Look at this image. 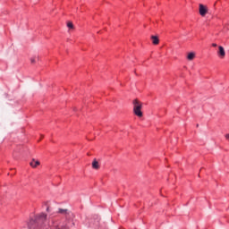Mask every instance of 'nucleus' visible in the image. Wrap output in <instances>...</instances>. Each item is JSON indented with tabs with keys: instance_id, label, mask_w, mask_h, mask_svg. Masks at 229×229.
<instances>
[{
	"instance_id": "nucleus-3",
	"label": "nucleus",
	"mask_w": 229,
	"mask_h": 229,
	"mask_svg": "<svg viewBox=\"0 0 229 229\" xmlns=\"http://www.w3.org/2000/svg\"><path fill=\"white\" fill-rule=\"evenodd\" d=\"M217 55L220 58H225V56H226V52L225 51V47H223L222 46H219Z\"/></svg>"
},
{
	"instance_id": "nucleus-1",
	"label": "nucleus",
	"mask_w": 229,
	"mask_h": 229,
	"mask_svg": "<svg viewBox=\"0 0 229 229\" xmlns=\"http://www.w3.org/2000/svg\"><path fill=\"white\" fill-rule=\"evenodd\" d=\"M133 112L135 115H142V103L138 99L133 100Z\"/></svg>"
},
{
	"instance_id": "nucleus-13",
	"label": "nucleus",
	"mask_w": 229,
	"mask_h": 229,
	"mask_svg": "<svg viewBox=\"0 0 229 229\" xmlns=\"http://www.w3.org/2000/svg\"><path fill=\"white\" fill-rule=\"evenodd\" d=\"M139 117H140V119H142V115H140Z\"/></svg>"
},
{
	"instance_id": "nucleus-10",
	"label": "nucleus",
	"mask_w": 229,
	"mask_h": 229,
	"mask_svg": "<svg viewBox=\"0 0 229 229\" xmlns=\"http://www.w3.org/2000/svg\"><path fill=\"white\" fill-rule=\"evenodd\" d=\"M67 27H68L70 30H73V29H74V25L72 24V21H69V22L67 23Z\"/></svg>"
},
{
	"instance_id": "nucleus-2",
	"label": "nucleus",
	"mask_w": 229,
	"mask_h": 229,
	"mask_svg": "<svg viewBox=\"0 0 229 229\" xmlns=\"http://www.w3.org/2000/svg\"><path fill=\"white\" fill-rule=\"evenodd\" d=\"M199 12L201 17H205V15H207V13L208 12V10L207 9V7L205 5L200 4Z\"/></svg>"
},
{
	"instance_id": "nucleus-6",
	"label": "nucleus",
	"mask_w": 229,
	"mask_h": 229,
	"mask_svg": "<svg viewBox=\"0 0 229 229\" xmlns=\"http://www.w3.org/2000/svg\"><path fill=\"white\" fill-rule=\"evenodd\" d=\"M194 58H196V54L194 52H191L187 55V59L190 61H192Z\"/></svg>"
},
{
	"instance_id": "nucleus-4",
	"label": "nucleus",
	"mask_w": 229,
	"mask_h": 229,
	"mask_svg": "<svg viewBox=\"0 0 229 229\" xmlns=\"http://www.w3.org/2000/svg\"><path fill=\"white\" fill-rule=\"evenodd\" d=\"M39 165H40V161L36 160L35 158H33V159L30 161V167H33V169L38 167Z\"/></svg>"
},
{
	"instance_id": "nucleus-11",
	"label": "nucleus",
	"mask_w": 229,
	"mask_h": 229,
	"mask_svg": "<svg viewBox=\"0 0 229 229\" xmlns=\"http://www.w3.org/2000/svg\"><path fill=\"white\" fill-rule=\"evenodd\" d=\"M226 140H229V133L225 134Z\"/></svg>"
},
{
	"instance_id": "nucleus-9",
	"label": "nucleus",
	"mask_w": 229,
	"mask_h": 229,
	"mask_svg": "<svg viewBox=\"0 0 229 229\" xmlns=\"http://www.w3.org/2000/svg\"><path fill=\"white\" fill-rule=\"evenodd\" d=\"M37 60H38V56H34V57H31V58H30L31 64H36V63H37Z\"/></svg>"
},
{
	"instance_id": "nucleus-12",
	"label": "nucleus",
	"mask_w": 229,
	"mask_h": 229,
	"mask_svg": "<svg viewBox=\"0 0 229 229\" xmlns=\"http://www.w3.org/2000/svg\"><path fill=\"white\" fill-rule=\"evenodd\" d=\"M212 47H217V44L213 43V44H212Z\"/></svg>"
},
{
	"instance_id": "nucleus-7",
	"label": "nucleus",
	"mask_w": 229,
	"mask_h": 229,
	"mask_svg": "<svg viewBox=\"0 0 229 229\" xmlns=\"http://www.w3.org/2000/svg\"><path fill=\"white\" fill-rule=\"evenodd\" d=\"M92 168L93 169H99V162H98V160H96V159L93 160Z\"/></svg>"
},
{
	"instance_id": "nucleus-8",
	"label": "nucleus",
	"mask_w": 229,
	"mask_h": 229,
	"mask_svg": "<svg viewBox=\"0 0 229 229\" xmlns=\"http://www.w3.org/2000/svg\"><path fill=\"white\" fill-rule=\"evenodd\" d=\"M58 213L59 214H64V216H67V214H69L67 209H62V208H59Z\"/></svg>"
},
{
	"instance_id": "nucleus-15",
	"label": "nucleus",
	"mask_w": 229,
	"mask_h": 229,
	"mask_svg": "<svg viewBox=\"0 0 229 229\" xmlns=\"http://www.w3.org/2000/svg\"><path fill=\"white\" fill-rule=\"evenodd\" d=\"M47 211L49 212V208H47Z\"/></svg>"
},
{
	"instance_id": "nucleus-14",
	"label": "nucleus",
	"mask_w": 229,
	"mask_h": 229,
	"mask_svg": "<svg viewBox=\"0 0 229 229\" xmlns=\"http://www.w3.org/2000/svg\"><path fill=\"white\" fill-rule=\"evenodd\" d=\"M41 139H44V135L41 134Z\"/></svg>"
},
{
	"instance_id": "nucleus-5",
	"label": "nucleus",
	"mask_w": 229,
	"mask_h": 229,
	"mask_svg": "<svg viewBox=\"0 0 229 229\" xmlns=\"http://www.w3.org/2000/svg\"><path fill=\"white\" fill-rule=\"evenodd\" d=\"M151 40H152V44H154V46H157V44H159L160 40L158 39V37L157 36H151Z\"/></svg>"
}]
</instances>
